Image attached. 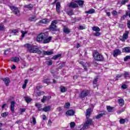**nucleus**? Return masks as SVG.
<instances>
[{"instance_id":"obj_39","label":"nucleus","mask_w":130,"mask_h":130,"mask_svg":"<svg viewBox=\"0 0 130 130\" xmlns=\"http://www.w3.org/2000/svg\"><path fill=\"white\" fill-rule=\"evenodd\" d=\"M125 122V119H120L119 120V123H120V124H124Z\"/></svg>"},{"instance_id":"obj_14","label":"nucleus","mask_w":130,"mask_h":130,"mask_svg":"<svg viewBox=\"0 0 130 130\" xmlns=\"http://www.w3.org/2000/svg\"><path fill=\"white\" fill-rule=\"evenodd\" d=\"M104 115H106V112H103L95 116V118L96 119H99L100 118H101V117H103Z\"/></svg>"},{"instance_id":"obj_21","label":"nucleus","mask_w":130,"mask_h":130,"mask_svg":"<svg viewBox=\"0 0 130 130\" xmlns=\"http://www.w3.org/2000/svg\"><path fill=\"white\" fill-rule=\"evenodd\" d=\"M118 103H119L120 106H123L124 105V100L122 99H118Z\"/></svg>"},{"instance_id":"obj_48","label":"nucleus","mask_w":130,"mask_h":130,"mask_svg":"<svg viewBox=\"0 0 130 130\" xmlns=\"http://www.w3.org/2000/svg\"><path fill=\"white\" fill-rule=\"evenodd\" d=\"M129 0H122L121 5H125Z\"/></svg>"},{"instance_id":"obj_28","label":"nucleus","mask_w":130,"mask_h":130,"mask_svg":"<svg viewBox=\"0 0 130 130\" xmlns=\"http://www.w3.org/2000/svg\"><path fill=\"white\" fill-rule=\"evenodd\" d=\"M95 13V9H90L87 11H85V14H94Z\"/></svg>"},{"instance_id":"obj_35","label":"nucleus","mask_w":130,"mask_h":130,"mask_svg":"<svg viewBox=\"0 0 130 130\" xmlns=\"http://www.w3.org/2000/svg\"><path fill=\"white\" fill-rule=\"evenodd\" d=\"M5 30V25L4 24L1 23L0 24V31H4Z\"/></svg>"},{"instance_id":"obj_9","label":"nucleus","mask_w":130,"mask_h":130,"mask_svg":"<svg viewBox=\"0 0 130 130\" xmlns=\"http://www.w3.org/2000/svg\"><path fill=\"white\" fill-rule=\"evenodd\" d=\"M15 104H16V102L13 101L11 102L10 110L12 112H14L15 111Z\"/></svg>"},{"instance_id":"obj_6","label":"nucleus","mask_w":130,"mask_h":130,"mask_svg":"<svg viewBox=\"0 0 130 130\" xmlns=\"http://www.w3.org/2000/svg\"><path fill=\"white\" fill-rule=\"evenodd\" d=\"M10 8L14 15H16V16H20V11L19 10L18 7L12 6H10Z\"/></svg>"},{"instance_id":"obj_1","label":"nucleus","mask_w":130,"mask_h":130,"mask_svg":"<svg viewBox=\"0 0 130 130\" xmlns=\"http://www.w3.org/2000/svg\"><path fill=\"white\" fill-rule=\"evenodd\" d=\"M24 46L27 49V51L30 53H38V54H42V55H51V54H53L52 51H41L39 50V48L30 44H26Z\"/></svg>"},{"instance_id":"obj_20","label":"nucleus","mask_w":130,"mask_h":130,"mask_svg":"<svg viewBox=\"0 0 130 130\" xmlns=\"http://www.w3.org/2000/svg\"><path fill=\"white\" fill-rule=\"evenodd\" d=\"M128 14H129V11L127 10V11H126L125 14L123 15L121 17V21H123V20H124V19H125V18H126L127 16H128Z\"/></svg>"},{"instance_id":"obj_32","label":"nucleus","mask_w":130,"mask_h":130,"mask_svg":"<svg viewBox=\"0 0 130 130\" xmlns=\"http://www.w3.org/2000/svg\"><path fill=\"white\" fill-rule=\"evenodd\" d=\"M93 31H95V32H99L100 31V28L98 26H93L92 27Z\"/></svg>"},{"instance_id":"obj_63","label":"nucleus","mask_w":130,"mask_h":130,"mask_svg":"<svg viewBox=\"0 0 130 130\" xmlns=\"http://www.w3.org/2000/svg\"><path fill=\"white\" fill-rule=\"evenodd\" d=\"M83 67L85 71H87V67L85 65H83Z\"/></svg>"},{"instance_id":"obj_54","label":"nucleus","mask_w":130,"mask_h":130,"mask_svg":"<svg viewBox=\"0 0 130 130\" xmlns=\"http://www.w3.org/2000/svg\"><path fill=\"white\" fill-rule=\"evenodd\" d=\"M82 20V17H77L75 18L76 22H78L79 21H81Z\"/></svg>"},{"instance_id":"obj_26","label":"nucleus","mask_w":130,"mask_h":130,"mask_svg":"<svg viewBox=\"0 0 130 130\" xmlns=\"http://www.w3.org/2000/svg\"><path fill=\"white\" fill-rule=\"evenodd\" d=\"M50 109H51V107L48 106L44 108L43 109V111H45V112H47V111H50Z\"/></svg>"},{"instance_id":"obj_59","label":"nucleus","mask_w":130,"mask_h":130,"mask_svg":"<svg viewBox=\"0 0 130 130\" xmlns=\"http://www.w3.org/2000/svg\"><path fill=\"white\" fill-rule=\"evenodd\" d=\"M20 111L21 112H25V111H26V109H24V108H21L20 109Z\"/></svg>"},{"instance_id":"obj_30","label":"nucleus","mask_w":130,"mask_h":130,"mask_svg":"<svg viewBox=\"0 0 130 130\" xmlns=\"http://www.w3.org/2000/svg\"><path fill=\"white\" fill-rule=\"evenodd\" d=\"M49 99H50L49 96H44L43 99L41 100V101L43 103H44L46 100H49Z\"/></svg>"},{"instance_id":"obj_2","label":"nucleus","mask_w":130,"mask_h":130,"mask_svg":"<svg viewBox=\"0 0 130 130\" xmlns=\"http://www.w3.org/2000/svg\"><path fill=\"white\" fill-rule=\"evenodd\" d=\"M52 39V37H47L45 33H41L37 36L36 41L37 42H42L44 44H46L49 43Z\"/></svg>"},{"instance_id":"obj_3","label":"nucleus","mask_w":130,"mask_h":130,"mask_svg":"<svg viewBox=\"0 0 130 130\" xmlns=\"http://www.w3.org/2000/svg\"><path fill=\"white\" fill-rule=\"evenodd\" d=\"M93 57L98 61H103L104 60V57L98 52H94Z\"/></svg>"},{"instance_id":"obj_19","label":"nucleus","mask_w":130,"mask_h":130,"mask_svg":"<svg viewBox=\"0 0 130 130\" xmlns=\"http://www.w3.org/2000/svg\"><path fill=\"white\" fill-rule=\"evenodd\" d=\"M75 3H76V4H78V5H79V6L81 7V8H83V6L84 5V2L83 1L77 0L75 1Z\"/></svg>"},{"instance_id":"obj_56","label":"nucleus","mask_w":130,"mask_h":130,"mask_svg":"<svg viewBox=\"0 0 130 130\" xmlns=\"http://www.w3.org/2000/svg\"><path fill=\"white\" fill-rule=\"evenodd\" d=\"M112 15L113 16H116V15H117V11H113V13H112Z\"/></svg>"},{"instance_id":"obj_13","label":"nucleus","mask_w":130,"mask_h":130,"mask_svg":"<svg viewBox=\"0 0 130 130\" xmlns=\"http://www.w3.org/2000/svg\"><path fill=\"white\" fill-rule=\"evenodd\" d=\"M56 11L58 14H59L60 13V2H57L56 4Z\"/></svg>"},{"instance_id":"obj_55","label":"nucleus","mask_w":130,"mask_h":130,"mask_svg":"<svg viewBox=\"0 0 130 130\" xmlns=\"http://www.w3.org/2000/svg\"><path fill=\"white\" fill-rule=\"evenodd\" d=\"M12 33H14V34H16V33H19L18 30L17 29H13L12 30Z\"/></svg>"},{"instance_id":"obj_53","label":"nucleus","mask_w":130,"mask_h":130,"mask_svg":"<svg viewBox=\"0 0 130 130\" xmlns=\"http://www.w3.org/2000/svg\"><path fill=\"white\" fill-rule=\"evenodd\" d=\"M121 88L123 89H125L127 88V87L126 86V85L125 84H123L121 86Z\"/></svg>"},{"instance_id":"obj_57","label":"nucleus","mask_w":130,"mask_h":130,"mask_svg":"<svg viewBox=\"0 0 130 130\" xmlns=\"http://www.w3.org/2000/svg\"><path fill=\"white\" fill-rule=\"evenodd\" d=\"M42 116L43 120H46V119H47V117H46L45 114H43Z\"/></svg>"},{"instance_id":"obj_36","label":"nucleus","mask_w":130,"mask_h":130,"mask_svg":"<svg viewBox=\"0 0 130 130\" xmlns=\"http://www.w3.org/2000/svg\"><path fill=\"white\" fill-rule=\"evenodd\" d=\"M70 106H71V104L70 103H66L64 105V108H70Z\"/></svg>"},{"instance_id":"obj_31","label":"nucleus","mask_w":130,"mask_h":130,"mask_svg":"<svg viewBox=\"0 0 130 130\" xmlns=\"http://www.w3.org/2000/svg\"><path fill=\"white\" fill-rule=\"evenodd\" d=\"M60 56H61V54H58L53 56L52 59L56 60V59H57V58H59Z\"/></svg>"},{"instance_id":"obj_12","label":"nucleus","mask_w":130,"mask_h":130,"mask_svg":"<svg viewBox=\"0 0 130 130\" xmlns=\"http://www.w3.org/2000/svg\"><path fill=\"white\" fill-rule=\"evenodd\" d=\"M3 82H4L6 86L8 87L9 85H10V83H11V81L10 80V78H3Z\"/></svg>"},{"instance_id":"obj_52","label":"nucleus","mask_w":130,"mask_h":130,"mask_svg":"<svg viewBox=\"0 0 130 130\" xmlns=\"http://www.w3.org/2000/svg\"><path fill=\"white\" fill-rule=\"evenodd\" d=\"M32 123H34V125L36 124V118H35L34 117H32Z\"/></svg>"},{"instance_id":"obj_58","label":"nucleus","mask_w":130,"mask_h":130,"mask_svg":"<svg viewBox=\"0 0 130 130\" xmlns=\"http://www.w3.org/2000/svg\"><path fill=\"white\" fill-rule=\"evenodd\" d=\"M127 27L130 29V20H128L127 21Z\"/></svg>"},{"instance_id":"obj_8","label":"nucleus","mask_w":130,"mask_h":130,"mask_svg":"<svg viewBox=\"0 0 130 130\" xmlns=\"http://www.w3.org/2000/svg\"><path fill=\"white\" fill-rule=\"evenodd\" d=\"M91 124H92V119H86L85 123L83 127V129H85V128H88Z\"/></svg>"},{"instance_id":"obj_44","label":"nucleus","mask_w":130,"mask_h":130,"mask_svg":"<svg viewBox=\"0 0 130 130\" xmlns=\"http://www.w3.org/2000/svg\"><path fill=\"white\" fill-rule=\"evenodd\" d=\"M93 36L98 37V36H100V35H101V34L99 32V31H96V32L93 33Z\"/></svg>"},{"instance_id":"obj_11","label":"nucleus","mask_w":130,"mask_h":130,"mask_svg":"<svg viewBox=\"0 0 130 130\" xmlns=\"http://www.w3.org/2000/svg\"><path fill=\"white\" fill-rule=\"evenodd\" d=\"M120 53H121V51H120L119 49H116L114 50L113 55L114 57H116V56H117V55L119 54H120Z\"/></svg>"},{"instance_id":"obj_61","label":"nucleus","mask_w":130,"mask_h":130,"mask_svg":"<svg viewBox=\"0 0 130 130\" xmlns=\"http://www.w3.org/2000/svg\"><path fill=\"white\" fill-rule=\"evenodd\" d=\"M22 123V120H19L18 121H16V123Z\"/></svg>"},{"instance_id":"obj_27","label":"nucleus","mask_w":130,"mask_h":130,"mask_svg":"<svg viewBox=\"0 0 130 130\" xmlns=\"http://www.w3.org/2000/svg\"><path fill=\"white\" fill-rule=\"evenodd\" d=\"M60 90L61 93H64L65 92H67L68 89L66 88V87L61 86L60 87Z\"/></svg>"},{"instance_id":"obj_10","label":"nucleus","mask_w":130,"mask_h":130,"mask_svg":"<svg viewBox=\"0 0 130 130\" xmlns=\"http://www.w3.org/2000/svg\"><path fill=\"white\" fill-rule=\"evenodd\" d=\"M68 7H69V8H73V9H76V8H78L79 6L78 5V4L75 3L74 2H71L69 4Z\"/></svg>"},{"instance_id":"obj_15","label":"nucleus","mask_w":130,"mask_h":130,"mask_svg":"<svg viewBox=\"0 0 130 130\" xmlns=\"http://www.w3.org/2000/svg\"><path fill=\"white\" fill-rule=\"evenodd\" d=\"M66 115L67 116H73L75 115V111L73 110H70L66 112Z\"/></svg>"},{"instance_id":"obj_64","label":"nucleus","mask_w":130,"mask_h":130,"mask_svg":"<svg viewBox=\"0 0 130 130\" xmlns=\"http://www.w3.org/2000/svg\"><path fill=\"white\" fill-rule=\"evenodd\" d=\"M127 7L128 8V10H130V5H127Z\"/></svg>"},{"instance_id":"obj_51","label":"nucleus","mask_w":130,"mask_h":130,"mask_svg":"<svg viewBox=\"0 0 130 130\" xmlns=\"http://www.w3.org/2000/svg\"><path fill=\"white\" fill-rule=\"evenodd\" d=\"M127 59H130V56H126L125 57H124V61H127Z\"/></svg>"},{"instance_id":"obj_29","label":"nucleus","mask_w":130,"mask_h":130,"mask_svg":"<svg viewBox=\"0 0 130 130\" xmlns=\"http://www.w3.org/2000/svg\"><path fill=\"white\" fill-rule=\"evenodd\" d=\"M129 72H126L124 73L123 76L124 77L125 79H129Z\"/></svg>"},{"instance_id":"obj_62","label":"nucleus","mask_w":130,"mask_h":130,"mask_svg":"<svg viewBox=\"0 0 130 130\" xmlns=\"http://www.w3.org/2000/svg\"><path fill=\"white\" fill-rule=\"evenodd\" d=\"M28 83V80L27 79H25V80H24V84H25V85H27V83Z\"/></svg>"},{"instance_id":"obj_37","label":"nucleus","mask_w":130,"mask_h":130,"mask_svg":"<svg viewBox=\"0 0 130 130\" xmlns=\"http://www.w3.org/2000/svg\"><path fill=\"white\" fill-rule=\"evenodd\" d=\"M8 114H9V113L5 112L1 114V116H2V117H7Z\"/></svg>"},{"instance_id":"obj_18","label":"nucleus","mask_w":130,"mask_h":130,"mask_svg":"<svg viewBox=\"0 0 130 130\" xmlns=\"http://www.w3.org/2000/svg\"><path fill=\"white\" fill-rule=\"evenodd\" d=\"M63 31L65 34H69V33H71V30L68 27L64 26L63 28Z\"/></svg>"},{"instance_id":"obj_47","label":"nucleus","mask_w":130,"mask_h":130,"mask_svg":"<svg viewBox=\"0 0 130 130\" xmlns=\"http://www.w3.org/2000/svg\"><path fill=\"white\" fill-rule=\"evenodd\" d=\"M21 34H22L21 38H24L25 37V35H26V34H27V32L22 30Z\"/></svg>"},{"instance_id":"obj_34","label":"nucleus","mask_w":130,"mask_h":130,"mask_svg":"<svg viewBox=\"0 0 130 130\" xmlns=\"http://www.w3.org/2000/svg\"><path fill=\"white\" fill-rule=\"evenodd\" d=\"M97 82H98V79L95 78L93 81V84L94 85V88H96L97 87Z\"/></svg>"},{"instance_id":"obj_33","label":"nucleus","mask_w":130,"mask_h":130,"mask_svg":"<svg viewBox=\"0 0 130 130\" xmlns=\"http://www.w3.org/2000/svg\"><path fill=\"white\" fill-rule=\"evenodd\" d=\"M107 109L108 112H112L113 111V107L110 106H107Z\"/></svg>"},{"instance_id":"obj_25","label":"nucleus","mask_w":130,"mask_h":130,"mask_svg":"<svg viewBox=\"0 0 130 130\" xmlns=\"http://www.w3.org/2000/svg\"><path fill=\"white\" fill-rule=\"evenodd\" d=\"M36 16H32L31 17H30L28 19V21L29 22H35V21H37Z\"/></svg>"},{"instance_id":"obj_16","label":"nucleus","mask_w":130,"mask_h":130,"mask_svg":"<svg viewBox=\"0 0 130 130\" xmlns=\"http://www.w3.org/2000/svg\"><path fill=\"white\" fill-rule=\"evenodd\" d=\"M91 115V109H88L86 110V119H90V116Z\"/></svg>"},{"instance_id":"obj_24","label":"nucleus","mask_w":130,"mask_h":130,"mask_svg":"<svg viewBox=\"0 0 130 130\" xmlns=\"http://www.w3.org/2000/svg\"><path fill=\"white\" fill-rule=\"evenodd\" d=\"M11 61H14V62H19V61H20V59L18 57H13L11 58Z\"/></svg>"},{"instance_id":"obj_23","label":"nucleus","mask_w":130,"mask_h":130,"mask_svg":"<svg viewBox=\"0 0 130 130\" xmlns=\"http://www.w3.org/2000/svg\"><path fill=\"white\" fill-rule=\"evenodd\" d=\"M122 51L123 52H125L127 53H128L130 52V47H126L125 48H124L122 49Z\"/></svg>"},{"instance_id":"obj_4","label":"nucleus","mask_w":130,"mask_h":130,"mask_svg":"<svg viewBox=\"0 0 130 130\" xmlns=\"http://www.w3.org/2000/svg\"><path fill=\"white\" fill-rule=\"evenodd\" d=\"M89 94H90V90L88 89H84L81 91L79 94V97L81 99L85 98V97H87Z\"/></svg>"},{"instance_id":"obj_7","label":"nucleus","mask_w":130,"mask_h":130,"mask_svg":"<svg viewBox=\"0 0 130 130\" xmlns=\"http://www.w3.org/2000/svg\"><path fill=\"white\" fill-rule=\"evenodd\" d=\"M129 34V31H125V33L123 34L122 36H120L119 38V39L121 41H122V42H124L127 38H128V34Z\"/></svg>"},{"instance_id":"obj_60","label":"nucleus","mask_w":130,"mask_h":130,"mask_svg":"<svg viewBox=\"0 0 130 130\" xmlns=\"http://www.w3.org/2000/svg\"><path fill=\"white\" fill-rule=\"evenodd\" d=\"M26 86H27V84H23V85H22V88L26 89Z\"/></svg>"},{"instance_id":"obj_50","label":"nucleus","mask_w":130,"mask_h":130,"mask_svg":"<svg viewBox=\"0 0 130 130\" xmlns=\"http://www.w3.org/2000/svg\"><path fill=\"white\" fill-rule=\"evenodd\" d=\"M35 95H36V96L37 97H38V96H41L42 94H41V92H40V91H39V92H36V94H35Z\"/></svg>"},{"instance_id":"obj_49","label":"nucleus","mask_w":130,"mask_h":130,"mask_svg":"<svg viewBox=\"0 0 130 130\" xmlns=\"http://www.w3.org/2000/svg\"><path fill=\"white\" fill-rule=\"evenodd\" d=\"M121 77H122V74H121V75L118 74L115 79V81H118V79H117V78H121Z\"/></svg>"},{"instance_id":"obj_45","label":"nucleus","mask_w":130,"mask_h":130,"mask_svg":"<svg viewBox=\"0 0 130 130\" xmlns=\"http://www.w3.org/2000/svg\"><path fill=\"white\" fill-rule=\"evenodd\" d=\"M70 126L72 128L75 127V126H76V123H75V122H71L70 123Z\"/></svg>"},{"instance_id":"obj_38","label":"nucleus","mask_w":130,"mask_h":130,"mask_svg":"<svg viewBox=\"0 0 130 130\" xmlns=\"http://www.w3.org/2000/svg\"><path fill=\"white\" fill-rule=\"evenodd\" d=\"M67 14L69 16H72V15H74V12L73 10L68 11Z\"/></svg>"},{"instance_id":"obj_22","label":"nucleus","mask_w":130,"mask_h":130,"mask_svg":"<svg viewBox=\"0 0 130 130\" xmlns=\"http://www.w3.org/2000/svg\"><path fill=\"white\" fill-rule=\"evenodd\" d=\"M33 5L28 4L27 5H25L24 6V8H25V9H28V10H29L30 11L31 10H32V9H33Z\"/></svg>"},{"instance_id":"obj_43","label":"nucleus","mask_w":130,"mask_h":130,"mask_svg":"<svg viewBox=\"0 0 130 130\" xmlns=\"http://www.w3.org/2000/svg\"><path fill=\"white\" fill-rule=\"evenodd\" d=\"M35 106H36V107H38L39 111H40V108H41L42 107V105L40 104H36Z\"/></svg>"},{"instance_id":"obj_42","label":"nucleus","mask_w":130,"mask_h":130,"mask_svg":"<svg viewBox=\"0 0 130 130\" xmlns=\"http://www.w3.org/2000/svg\"><path fill=\"white\" fill-rule=\"evenodd\" d=\"M46 63L47 64V66H52L53 63L52 60L47 61Z\"/></svg>"},{"instance_id":"obj_17","label":"nucleus","mask_w":130,"mask_h":130,"mask_svg":"<svg viewBox=\"0 0 130 130\" xmlns=\"http://www.w3.org/2000/svg\"><path fill=\"white\" fill-rule=\"evenodd\" d=\"M49 22H50V20L45 18L40 20L39 23H41V24H48Z\"/></svg>"},{"instance_id":"obj_40","label":"nucleus","mask_w":130,"mask_h":130,"mask_svg":"<svg viewBox=\"0 0 130 130\" xmlns=\"http://www.w3.org/2000/svg\"><path fill=\"white\" fill-rule=\"evenodd\" d=\"M124 110H125V108H123L121 109V110L117 111V113H118V114H120V113H121L122 112H123L124 111Z\"/></svg>"},{"instance_id":"obj_46","label":"nucleus","mask_w":130,"mask_h":130,"mask_svg":"<svg viewBox=\"0 0 130 130\" xmlns=\"http://www.w3.org/2000/svg\"><path fill=\"white\" fill-rule=\"evenodd\" d=\"M43 83H45V84H49L50 83V80L48 79H44L43 80Z\"/></svg>"},{"instance_id":"obj_41","label":"nucleus","mask_w":130,"mask_h":130,"mask_svg":"<svg viewBox=\"0 0 130 130\" xmlns=\"http://www.w3.org/2000/svg\"><path fill=\"white\" fill-rule=\"evenodd\" d=\"M25 101L27 103H29V102H31V101H32V100L28 97H25Z\"/></svg>"},{"instance_id":"obj_5","label":"nucleus","mask_w":130,"mask_h":130,"mask_svg":"<svg viewBox=\"0 0 130 130\" xmlns=\"http://www.w3.org/2000/svg\"><path fill=\"white\" fill-rule=\"evenodd\" d=\"M57 23V20H54L52 21L50 26L49 29L52 31H57V27L56 26V24Z\"/></svg>"}]
</instances>
